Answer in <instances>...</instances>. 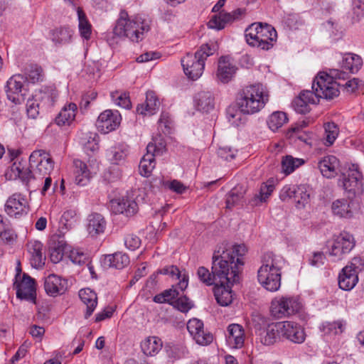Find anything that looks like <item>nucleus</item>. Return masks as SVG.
<instances>
[{
	"label": "nucleus",
	"mask_w": 364,
	"mask_h": 364,
	"mask_svg": "<svg viewBox=\"0 0 364 364\" xmlns=\"http://www.w3.org/2000/svg\"><path fill=\"white\" fill-rule=\"evenodd\" d=\"M261 264L257 271L259 283L267 291H277L281 286L282 269L284 259L280 255L268 252L262 256Z\"/></svg>",
	"instance_id": "nucleus-1"
},
{
	"label": "nucleus",
	"mask_w": 364,
	"mask_h": 364,
	"mask_svg": "<svg viewBox=\"0 0 364 364\" xmlns=\"http://www.w3.org/2000/svg\"><path fill=\"white\" fill-rule=\"evenodd\" d=\"M244 264L240 258L234 260L229 252H223L221 255L213 256L212 274L216 279V284H234L239 282L240 269Z\"/></svg>",
	"instance_id": "nucleus-2"
},
{
	"label": "nucleus",
	"mask_w": 364,
	"mask_h": 364,
	"mask_svg": "<svg viewBox=\"0 0 364 364\" xmlns=\"http://www.w3.org/2000/svg\"><path fill=\"white\" fill-rule=\"evenodd\" d=\"M269 100V92L266 86L257 83L245 87L237 99L238 108L246 114L259 112Z\"/></svg>",
	"instance_id": "nucleus-3"
},
{
	"label": "nucleus",
	"mask_w": 364,
	"mask_h": 364,
	"mask_svg": "<svg viewBox=\"0 0 364 364\" xmlns=\"http://www.w3.org/2000/svg\"><path fill=\"white\" fill-rule=\"evenodd\" d=\"M149 29V26L141 18H130L127 12L122 11L113 33L118 37H126L133 42H139L144 38V33Z\"/></svg>",
	"instance_id": "nucleus-4"
},
{
	"label": "nucleus",
	"mask_w": 364,
	"mask_h": 364,
	"mask_svg": "<svg viewBox=\"0 0 364 364\" xmlns=\"http://www.w3.org/2000/svg\"><path fill=\"white\" fill-rule=\"evenodd\" d=\"M215 51V46L206 43L202 45L194 55L187 53L181 59V65L186 75L193 80L199 78L203 73L205 61L208 57L213 55Z\"/></svg>",
	"instance_id": "nucleus-5"
},
{
	"label": "nucleus",
	"mask_w": 364,
	"mask_h": 364,
	"mask_svg": "<svg viewBox=\"0 0 364 364\" xmlns=\"http://www.w3.org/2000/svg\"><path fill=\"white\" fill-rule=\"evenodd\" d=\"M276 30L270 25L254 23L245 30L247 43L262 50H269L277 40Z\"/></svg>",
	"instance_id": "nucleus-6"
},
{
	"label": "nucleus",
	"mask_w": 364,
	"mask_h": 364,
	"mask_svg": "<svg viewBox=\"0 0 364 364\" xmlns=\"http://www.w3.org/2000/svg\"><path fill=\"white\" fill-rule=\"evenodd\" d=\"M339 86L341 84L333 80L328 73L320 72L314 80L311 92L316 96L318 102L320 98L332 100L338 97Z\"/></svg>",
	"instance_id": "nucleus-7"
},
{
	"label": "nucleus",
	"mask_w": 364,
	"mask_h": 364,
	"mask_svg": "<svg viewBox=\"0 0 364 364\" xmlns=\"http://www.w3.org/2000/svg\"><path fill=\"white\" fill-rule=\"evenodd\" d=\"M355 245V240L353 235L343 232L334 236L331 242H328L327 254L333 262H338L343 259Z\"/></svg>",
	"instance_id": "nucleus-8"
},
{
	"label": "nucleus",
	"mask_w": 364,
	"mask_h": 364,
	"mask_svg": "<svg viewBox=\"0 0 364 364\" xmlns=\"http://www.w3.org/2000/svg\"><path fill=\"white\" fill-rule=\"evenodd\" d=\"M302 305L296 297L282 296L272 301V314L277 318H282L289 317L295 314L299 313Z\"/></svg>",
	"instance_id": "nucleus-9"
},
{
	"label": "nucleus",
	"mask_w": 364,
	"mask_h": 364,
	"mask_svg": "<svg viewBox=\"0 0 364 364\" xmlns=\"http://www.w3.org/2000/svg\"><path fill=\"white\" fill-rule=\"evenodd\" d=\"M30 166L36 168L33 170L34 179H43L49 175L53 169V161L48 154L42 150L33 151L29 157Z\"/></svg>",
	"instance_id": "nucleus-10"
},
{
	"label": "nucleus",
	"mask_w": 364,
	"mask_h": 364,
	"mask_svg": "<svg viewBox=\"0 0 364 364\" xmlns=\"http://www.w3.org/2000/svg\"><path fill=\"white\" fill-rule=\"evenodd\" d=\"M25 77L20 74L11 76L6 82V92L7 97L15 105H20L25 101Z\"/></svg>",
	"instance_id": "nucleus-11"
},
{
	"label": "nucleus",
	"mask_w": 364,
	"mask_h": 364,
	"mask_svg": "<svg viewBox=\"0 0 364 364\" xmlns=\"http://www.w3.org/2000/svg\"><path fill=\"white\" fill-rule=\"evenodd\" d=\"M122 117L118 111L107 109L98 117L97 127L101 132L109 133L119 126Z\"/></svg>",
	"instance_id": "nucleus-12"
},
{
	"label": "nucleus",
	"mask_w": 364,
	"mask_h": 364,
	"mask_svg": "<svg viewBox=\"0 0 364 364\" xmlns=\"http://www.w3.org/2000/svg\"><path fill=\"white\" fill-rule=\"evenodd\" d=\"M70 246L63 236L54 234L49 241L50 259L52 262L58 263L62 260L64 255H68Z\"/></svg>",
	"instance_id": "nucleus-13"
},
{
	"label": "nucleus",
	"mask_w": 364,
	"mask_h": 364,
	"mask_svg": "<svg viewBox=\"0 0 364 364\" xmlns=\"http://www.w3.org/2000/svg\"><path fill=\"white\" fill-rule=\"evenodd\" d=\"M281 336L294 343H302L306 339L304 328L291 321L279 322Z\"/></svg>",
	"instance_id": "nucleus-14"
},
{
	"label": "nucleus",
	"mask_w": 364,
	"mask_h": 364,
	"mask_svg": "<svg viewBox=\"0 0 364 364\" xmlns=\"http://www.w3.org/2000/svg\"><path fill=\"white\" fill-rule=\"evenodd\" d=\"M109 207L114 214H123L127 217L134 215L138 210L136 203L127 196L111 200Z\"/></svg>",
	"instance_id": "nucleus-15"
},
{
	"label": "nucleus",
	"mask_w": 364,
	"mask_h": 364,
	"mask_svg": "<svg viewBox=\"0 0 364 364\" xmlns=\"http://www.w3.org/2000/svg\"><path fill=\"white\" fill-rule=\"evenodd\" d=\"M343 188L353 195L363 192L362 174L356 169H349L342 175L341 179Z\"/></svg>",
	"instance_id": "nucleus-16"
},
{
	"label": "nucleus",
	"mask_w": 364,
	"mask_h": 364,
	"mask_svg": "<svg viewBox=\"0 0 364 364\" xmlns=\"http://www.w3.org/2000/svg\"><path fill=\"white\" fill-rule=\"evenodd\" d=\"M237 70V66L229 56H222L218 60L216 77L222 83L231 81Z\"/></svg>",
	"instance_id": "nucleus-17"
},
{
	"label": "nucleus",
	"mask_w": 364,
	"mask_h": 364,
	"mask_svg": "<svg viewBox=\"0 0 364 364\" xmlns=\"http://www.w3.org/2000/svg\"><path fill=\"white\" fill-rule=\"evenodd\" d=\"M5 211L9 215L16 218L26 214L28 211V201L21 194L14 193L6 200Z\"/></svg>",
	"instance_id": "nucleus-18"
},
{
	"label": "nucleus",
	"mask_w": 364,
	"mask_h": 364,
	"mask_svg": "<svg viewBox=\"0 0 364 364\" xmlns=\"http://www.w3.org/2000/svg\"><path fill=\"white\" fill-rule=\"evenodd\" d=\"M16 296L33 303L36 302V287L34 279L23 274L22 280L17 284Z\"/></svg>",
	"instance_id": "nucleus-19"
},
{
	"label": "nucleus",
	"mask_w": 364,
	"mask_h": 364,
	"mask_svg": "<svg viewBox=\"0 0 364 364\" xmlns=\"http://www.w3.org/2000/svg\"><path fill=\"white\" fill-rule=\"evenodd\" d=\"M243 14L242 9H236L231 13L220 12L218 15H214L208 22V26L210 28L221 30L225 28L228 23L233 21L239 18Z\"/></svg>",
	"instance_id": "nucleus-20"
},
{
	"label": "nucleus",
	"mask_w": 364,
	"mask_h": 364,
	"mask_svg": "<svg viewBox=\"0 0 364 364\" xmlns=\"http://www.w3.org/2000/svg\"><path fill=\"white\" fill-rule=\"evenodd\" d=\"M245 331L237 323L230 324L227 328L226 341L228 345L234 348H240L245 342Z\"/></svg>",
	"instance_id": "nucleus-21"
},
{
	"label": "nucleus",
	"mask_w": 364,
	"mask_h": 364,
	"mask_svg": "<svg viewBox=\"0 0 364 364\" xmlns=\"http://www.w3.org/2000/svg\"><path fill=\"white\" fill-rule=\"evenodd\" d=\"M316 96L311 90H304L294 99L292 106L295 111L300 114L309 112V104H317Z\"/></svg>",
	"instance_id": "nucleus-22"
},
{
	"label": "nucleus",
	"mask_w": 364,
	"mask_h": 364,
	"mask_svg": "<svg viewBox=\"0 0 364 364\" xmlns=\"http://www.w3.org/2000/svg\"><path fill=\"white\" fill-rule=\"evenodd\" d=\"M279 322L269 324L267 327L260 328L258 332L260 342L266 346L274 344L281 336Z\"/></svg>",
	"instance_id": "nucleus-23"
},
{
	"label": "nucleus",
	"mask_w": 364,
	"mask_h": 364,
	"mask_svg": "<svg viewBox=\"0 0 364 364\" xmlns=\"http://www.w3.org/2000/svg\"><path fill=\"white\" fill-rule=\"evenodd\" d=\"M43 244L38 240H32L27 244V252L30 256V262L33 267L39 268L44 264L46 259L43 253Z\"/></svg>",
	"instance_id": "nucleus-24"
},
{
	"label": "nucleus",
	"mask_w": 364,
	"mask_h": 364,
	"mask_svg": "<svg viewBox=\"0 0 364 364\" xmlns=\"http://www.w3.org/2000/svg\"><path fill=\"white\" fill-rule=\"evenodd\" d=\"M107 223L104 217L99 213H92L87 219V231L90 237H95L104 233Z\"/></svg>",
	"instance_id": "nucleus-25"
},
{
	"label": "nucleus",
	"mask_w": 364,
	"mask_h": 364,
	"mask_svg": "<svg viewBox=\"0 0 364 364\" xmlns=\"http://www.w3.org/2000/svg\"><path fill=\"white\" fill-rule=\"evenodd\" d=\"M44 287L48 294L55 296L65 291L67 282L57 275L50 274L46 279Z\"/></svg>",
	"instance_id": "nucleus-26"
},
{
	"label": "nucleus",
	"mask_w": 364,
	"mask_h": 364,
	"mask_svg": "<svg viewBox=\"0 0 364 364\" xmlns=\"http://www.w3.org/2000/svg\"><path fill=\"white\" fill-rule=\"evenodd\" d=\"M154 151H155L154 146L152 145H147L146 154L144 155L140 161L139 166V173L144 177L149 176L155 168L156 161L155 156L153 154Z\"/></svg>",
	"instance_id": "nucleus-27"
},
{
	"label": "nucleus",
	"mask_w": 364,
	"mask_h": 364,
	"mask_svg": "<svg viewBox=\"0 0 364 364\" xmlns=\"http://www.w3.org/2000/svg\"><path fill=\"white\" fill-rule=\"evenodd\" d=\"M159 105L160 102L155 93L149 91L146 92L145 102L137 106L136 112L142 115H152L159 109Z\"/></svg>",
	"instance_id": "nucleus-28"
},
{
	"label": "nucleus",
	"mask_w": 364,
	"mask_h": 364,
	"mask_svg": "<svg viewBox=\"0 0 364 364\" xmlns=\"http://www.w3.org/2000/svg\"><path fill=\"white\" fill-rule=\"evenodd\" d=\"M75 181L79 186H86L90 178L91 173L87 164L79 159L73 161Z\"/></svg>",
	"instance_id": "nucleus-29"
},
{
	"label": "nucleus",
	"mask_w": 364,
	"mask_h": 364,
	"mask_svg": "<svg viewBox=\"0 0 364 364\" xmlns=\"http://www.w3.org/2000/svg\"><path fill=\"white\" fill-rule=\"evenodd\" d=\"M339 166V161L334 156L324 157L318 163V168L324 177L333 178L337 174Z\"/></svg>",
	"instance_id": "nucleus-30"
},
{
	"label": "nucleus",
	"mask_w": 364,
	"mask_h": 364,
	"mask_svg": "<svg viewBox=\"0 0 364 364\" xmlns=\"http://www.w3.org/2000/svg\"><path fill=\"white\" fill-rule=\"evenodd\" d=\"M228 284H216L214 287V295L217 302L223 306H227L232 301V286Z\"/></svg>",
	"instance_id": "nucleus-31"
},
{
	"label": "nucleus",
	"mask_w": 364,
	"mask_h": 364,
	"mask_svg": "<svg viewBox=\"0 0 364 364\" xmlns=\"http://www.w3.org/2000/svg\"><path fill=\"white\" fill-rule=\"evenodd\" d=\"M358 282V276L348 267H343L338 275L339 287L345 291H350L354 288Z\"/></svg>",
	"instance_id": "nucleus-32"
},
{
	"label": "nucleus",
	"mask_w": 364,
	"mask_h": 364,
	"mask_svg": "<svg viewBox=\"0 0 364 364\" xmlns=\"http://www.w3.org/2000/svg\"><path fill=\"white\" fill-rule=\"evenodd\" d=\"M333 213L341 218H350L353 215V203L348 198L337 199L331 205Z\"/></svg>",
	"instance_id": "nucleus-33"
},
{
	"label": "nucleus",
	"mask_w": 364,
	"mask_h": 364,
	"mask_svg": "<svg viewBox=\"0 0 364 364\" xmlns=\"http://www.w3.org/2000/svg\"><path fill=\"white\" fill-rule=\"evenodd\" d=\"M73 31L67 26H60L50 31V38L55 45L67 44L71 41Z\"/></svg>",
	"instance_id": "nucleus-34"
},
{
	"label": "nucleus",
	"mask_w": 364,
	"mask_h": 364,
	"mask_svg": "<svg viewBox=\"0 0 364 364\" xmlns=\"http://www.w3.org/2000/svg\"><path fill=\"white\" fill-rule=\"evenodd\" d=\"M76 110L77 105L75 103L65 105L55 117V123L58 126L69 125L75 119Z\"/></svg>",
	"instance_id": "nucleus-35"
},
{
	"label": "nucleus",
	"mask_w": 364,
	"mask_h": 364,
	"mask_svg": "<svg viewBox=\"0 0 364 364\" xmlns=\"http://www.w3.org/2000/svg\"><path fill=\"white\" fill-rule=\"evenodd\" d=\"M81 301L87 306L85 317L87 318L91 316L97 304V297L95 291L90 289H82L79 291Z\"/></svg>",
	"instance_id": "nucleus-36"
},
{
	"label": "nucleus",
	"mask_w": 364,
	"mask_h": 364,
	"mask_svg": "<svg viewBox=\"0 0 364 364\" xmlns=\"http://www.w3.org/2000/svg\"><path fill=\"white\" fill-rule=\"evenodd\" d=\"M163 343L157 336H149L144 339L141 343L142 352L149 356H154L162 348Z\"/></svg>",
	"instance_id": "nucleus-37"
},
{
	"label": "nucleus",
	"mask_w": 364,
	"mask_h": 364,
	"mask_svg": "<svg viewBox=\"0 0 364 364\" xmlns=\"http://www.w3.org/2000/svg\"><path fill=\"white\" fill-rule=\"evenodd\" d=\"M129 256L122 252L106 255L104 259L105 264L118 269H123L129 264Z\"/></svg>",
	"instance_id": "nucleus-38"
},
{
	"label": "nucleus",
	"mask_w": 364,
	"mask_h": 364,
	"mask_svg": "<svg viewBox=\"0 0 364 364\" xmlns=\"http://www.w3.org/2000/svg\"><path fill=\"white\" fill-rule=\"evenodd\" d=\"M195 102L199 111L208 112L214 108V99L210 92L203 91L198 93Z\"/></svg>",
	"instance_id": "nucleus-39"
},
{
	"label": "nucleus",
	"mask_w": 364,
	"mask_h": 364,
	"mask_svg": "<svg viewBox=\"0 0 364 364\" xmlns=\"http://www.w3.org/2000/svg\"><path fill=\"white\" fill-rule=\"evenodd\" d=\"M274 190V186L272 182L263 183L258 193H256L250 200V203L252 206H258L263 203L267 202L269 197Z\"/></svg>",
	"instance_id": "nucleus-40"
},
{
	"label": "nucleus",
	"mask_w": 364,
	"mask_h": 364,
	"mask_svg": "<svg viewBox=\"0 0 364 364\" xmlns=\"http://www.w3.org/2000/svg\"><path fill=\"white\" fill-rule=\"evenodd\" d=\"M362 65L361 58L355 54H346L343 57L341 68L354 73L358 71Z\"/></svg>",
	"instance_id": "nucleus-41"
},
{
	"label": "nucleus",
	"mask_w": 364,
	"mask_h": 364,
	"mask_svg": "<svg viewBox=\"0 0 364 364\" xmlns=\"http://www.w3.org/2000/svg\"><path fill=\"white\" fill-rule=\"evenodd\" d=\"M288 119L286 113L283 112H274L268 118L267 124L271 130L275 132L282 127Z\"/></svg>",
	"instance_id": "nucleus-42"
},
{
	"label": "nucleus",
	"mask_w": 364,
	"mask_h": 364,
	"mask_svg": "<svg viewBox=\"0 0 364 364\" xmlns=\"http://www.w3.org/2000/svg\"><path fill=\"white\" fill-rule=\"evenodd\" d=\"M304 164V159L299 158H294L290 155H287L282 159V167L283 171L286 174H289Z\"/></svg>",
	"instance_id": "nucleus-43"
},
{
	"label": "nucleus",
	"mask_w": 364,
	"mask_h": 364,
	"mask_svg": "<svg viewBox=\"0 0 364 364\" xmlns=\"http://www.w3.org/2000/svg\"><path fill=\"white\" fill-rule=\"evenodd\" d=\"M324 144L326 146H331L333 144L338 135V128L333 122H327L324 124Z\"/></svg>",
	"instance_id": "nucleus-44"
},
{
	"label": "nucleus",
	"mask_w": 364,
	"mask_h": 364,
	"mask_svg": "<svg viewBox=\"0 0 364 364\" xmlns=\"http://www.w3.org/2000/svg\"><path fill=\"white\" fill-rule=\"evenodd\" d=\"M80 143L86 151H95L98 149L97 134L92 132L82 133Z\"/></svg>",
	"instance_id": "nucleus-45"
},
{
	"label": "nucleus",
	"mask_w": 364,
	"mask_h": 364,
	"mask_svg": "<svg viewBox=\"0 0 364 364\" xmlns=\"http://www.w3.org/2000/svg\"><path fill=\"white\" fill-rule=\"evenodd\" d=\"M168 275L173 278H175L176 279L179 280L176 287L180 289L181 291H184L187 288L188 284V277L185 273L182 274L177 267L170 266Z\"/></svg>",
	"instance_id": "nucleus-46"
},
{
	"label": "nucleus",
	"mask_w": 364,
	"mask_h": 364,
	"mask_svg": "<svg viewBox=\"0 0 364 364\" xmlns=\"http://www.w3.org/2000/svg\"><path fill=\"white\" fill-rule=\"evenodd\" d=\"M79 20V31L81 36L85 39H89L92 33L91 25L86 19L85 14L80 9L77 10Z\"/></svg>",
	"instance_id": "nucleus-47"
},
{
	"label": "nucleus",
	"mask_w": 364,
	"mask_h": 364,
	"mask_svg": "<svg viewBox=\"0 0 364 364\" xmlns=\"http://www.w3.org/2000/svg\"><path fill=\"white\" fill-rule=\"evenodd\" d=\"M309 193L307 191V188L304 185L297 186V190L294 196V201L296 204L297 208H301L309 202Z\"/></svg>",
	"instance_id": "nucleus-48"
},
{
	"label": "nucleus",
	"mask_w": 364,
	"mask_h": 364,
	"mask_svg": "<svg viewBox=\"0 0 364 364\" xmlns=\"http://www.w3.org/2000/svg\"><path fill=\"white\" fill-rule=\"evenodd\" d=\"M25 74L26 75V80H30L33 83L43 80L42 68L37 65H29L26 67Z\"/></svg>",
	"instance_id": "nucleus-49"
},
{
	"label": "nucleus",
	"mask_w": 364,
	"mask_h": 364,
	"mask_svg": "<svg viewBox=\"0 0 364 364\" xmlns=\"http://www.w3.org/2000/svg\"><path fill=\"white\" fill-rule=\"evenodd\" d=\"M345 328V323L342 321L326 322L322 324L321 330L326 334L341 333Z\"/></svg>",
	"instance_id": "nucleus-50"
},
{
	"label": "nucleus",
	"mask_w": 364,
	"mask_h": 364,
	"mask_svg": "<svg viewBox=\"0 0 364 364\" xmlns=\"http://www.w3.org/2000/svg\"><path fill=\"white\" fill-rule=\"evenodd\" d=\"M244 191L242 187L236 186L232 188L227 196L226 207L231 208L235 205L237 204L243 198Z\"/></svg>",
	"instance_id": "nucleus-51"
},
{
	"label": "nucleus",
	"mask_w": 364,
	"mask_h": 364,
	"mask_svg": "<svg viewBox=\"0 0 364 364\" xmlns=\"http://www.w3.org/2000/svg\"><path fill=\"white\" fill-rule=\"evenodd\" d=\"M11 171L22 180V181L28 183L33 178V171H31L28 169H24L21 166V163H14L11 166Z\"/></svg>",
	"instance_id": "nucleus-52"
},
{
	"label": "nucleus",
	"mask_w": 364,
	"mask_h": 364,
	"mask_svg": "<svg viewBox=\"0 0 364 364\" xmlns=\"http://www.w3.org/2000/svg\"><path fill=\"white\" fill-rule=\"evenodd\" d=\"M68 256L73 263L79 265L85 264L88 260L87 255L83 251L71 248V247H70Z\"/></svg>",
	"instance_id": "nucleus-53"
},
{
	"label": "nucleus",
	"mask_w": 364,
	"mask_h": 364,
	"mask_svg": "<svg viewBox=\"0 0 364 364\" xmlns=\"http://www.w3.org/2000/svg\"><path fill=\"white\" fill-rule=\"evenodd\" d=\"M111 98L112 101L119 107L125 109H129L131 107V102L127 93H119L118 91L113 92L111 93Z\"/></svg>",
	"instance_id": "nucleus-54"
},
{
	"label": "nucleus",
	"mask_w": 364,
	"mask_h": 364,
	"mask_svg": "<svg viewBox=\"0 0 364 364\" xmlns=\"http://www.w3.org/2000/svg\"><path fill=\"white\" fill-rule=\"evenodd\" d=\"M244 114L241 110H236L234 108H229L227 111V118L228 121L234 126H240L245 122Z\"/></svg>",
	"instance_id": "nucleus-55"
},
{
	"label": "nucleus",
	"mask_w": 364,
	"mask_h": 364,
	"mask_svg": "<svg viewBox=\"0 0 364 364\" xmlns=\"http://www.w3.org/2000/svg\"><path fill=\"white\" fill-rule=\"evenodd\" d=\"M197 274L200 280L206 285H216V279L214 278V275L212 273L209 272L207 268L200 267L198 269Z\"/></svg>",
	"instance_id": "nucleus-56"
},
{
	"label": "nucleus",
	"mask_w": 364,
	"mask_h": 364,
	"mask_svg": "<svg viewBox=\"0 0 364 364\" xmlns=\"http://www.w3.org/2000/svg\"><path fill=\"white\" fill-rule=\"evenodd\" d=\"M172 306L183 313L188 312L193 306L192 301L186 296H180L177 298L174 302H172Z\"/></svg>",
	"instance_id": "nucleus-57"
},
{
	"label": "nucleus",
	"mask_w": 364,
	"mask_h": 364,
	"mask_svg": "<svg viewBox=\"0 0 364 364\" xmlns=\"http://www.w3.org/2000/svg\"><path fill=\"white\" fill-rule=\"evenodd\" d=\"M39 100L38 98L32 96L31 98H28L26 102V112L29 117L35 119L39 114Z\"/></svg>",
	"instance_id": "nucleus-58"
},
{
	"label": "nucleus",
	"mask_w": 364,
	"mask_h": 364,
	"mask_svg": "<svg viewBox=\"0 0 364 364\" xmlns=\"http://www.w3.org/2000/svg\"><path fill=\"white\" fill-rule=\"evenodd\" d=\"M122 176L120 168L115 166H111L104 173V178L109 183L119 180Z\"/></svg>",
	"instance_id": "nucleus-59"
},
{
	"label": "nucleus",
	"mask_w": 364,
	"mask_h": 364,
	"mask_svg": "<svg viewBox=\"0 0 364 364\" xmlns=\"http://www.w3.org/2000/svg\"><path fill=\"white\" fill-rule=\"evenodd\" d=\"M75 215V212L73 210L64 212L59 221L60 228L70 229L74 223Z\"/></svg>",
	"instance_id": "nucleus-60"
},
{
	"label": "nucleus",
	"mask_w": 364,
	"mask_h": 364,
	"mask_svg": "<svg viewBox=\"0 0 364 364\" xmlns=\"http://www.w3.org/2000/svg\"><path fill=\"white\" fill-rule=\"evenodd\" d=\"M192 336L197 343L202 346L210 344L213 339V335L210 333L205 332L203 328H201V331L197 332L196 334Z\"/></svg>",
	"instance_id": "nucleus-61"
},
{
	"label": "nucleus",
	"mask_w": 364,
	"mask_h": 364,
	"mask_svg": "<svg viewBox=\"0 0 364 364\" xmlns=\"http://www.w3.org/2000/svg\"><path fill=\"white\" fill-rule=\"evenodd\" d=\"M55 97V95L50 91H38L35 94V97L41 100L42 104L48 106L53 105Z\"/></svg>",
	"instance_id": "nucleus-62"
},
{
	"label": "nucleus",
	"mask_w": 364,
	"mask_h": 364,
	"mask_svg": "<svg viewBox=\"0 0 364 364\" xmlns=\"http://www.w3.org/2000/svg\"><path fill=\"white\" fill-rule=\"evenodd\" d=\"M345 267L352 269V272L358 275L364 269V259L360 256L354 257Z\"/></svg>",
	"instance_id": "nucleus-63"
},
{
	"label": "nucleus",
	"mask_w": 364,
	"mask_h": 364,
	"mask_svg": "<svg viewBox=\"0 0 364 364\" xmlns=\"http://www.w3.org/2000/svg\"><path fill=\"white\" fill-rule=\"evenodd\" d=\"M108 159L114 165L124 161L126 157L125 152L119 149H112L107 154Z\"/></svg>",
	"instance_id": "nucleus-64"
}]
</instances>
